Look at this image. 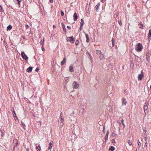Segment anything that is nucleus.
<instances>
[{"label":"nucleus","mask_w":151,"mask_h":151,"mask_svg":"<svg viewBox=\"0 0 151 151\" xmlns=\"http://www.w3.org/2000/svg\"><path fill=\"white\" fill-rule=\"evenodd\" d=\"M67 28H68V29H70V28H71L69 26H67Z\"/></svg>","instance_id":"nucleus-52"},{"label":"nucleus","mask_w":151,"mask_h":151,"mask_svg":"<svg viewBox=\"0 0 151 151\" xmlns=\"http://www.w3.org/2000/svg\"><path fill=\"white\" fill-rule=\"evenodd\" d=\"M42 50L43 51H44L45 50V49L44 48V47L43 45L42 47Z\"/></svg>","instance_id":"nucleus-42"},{"label":"nucleus","mask_w":151,"mask_h":151,"mask_svg":"<svg viewBox=\"0 0 151 151\" xmlns=\"http://www.w3.org/2000/svg\"><path fill=\"white\" fill-rule=\"evenodd\" d=\"M114 66V63H111L109 65V67L110 68H113Z\"/></svg>","instance_id":"nucleus-24"},{"label":"nucleus","mask_w":151,"mask_h":151,"mask_svg":"<svg viewBox=\"0 0 151 151\" xmlns=\"http://www.w3.org/2000/svg\"><path fill=\"white\" fill-rule=\"evenodd\" d=\"M140 25H141V26H140L139 27V28H141L142 29H143V24H142V23H141L140 24Z\"/></svg>","instance_id":"nucleus-34"},{"label":"nucleus","mask_w":151,"mask_h":151,"mask_svg":"<svg viewBox=\"0 0 151 151\" xmlns=\"http://www.w3.org/2000/svg\"><path fill=\"white\" fill-rule=\"evenodd\" d=\"M145 145L147 147V142H145Z\"/></svg>","instance_id":"nucleus-48"},{"label":"nucleus","mask_w":151,"mask_h":151,"mask_svg":"<svg viewBox=\"0 0 151 151\" xmlns=\"http://www.w3.org/2000/svg\"><path fill=\"white\" fill-rule=\"evenodd\" d=\"M12 29V26L10 25L8 26L7 27V30H10Z\"/></svg>","instance_id":"nucleus-27"},{"label":"nucleus","mask_w":151,"mask_h":151,"mask_svg":"<svg viewBox=\"0 0 151 151\" xmlns=\"http://www.w3.org/2000/svg\"><path fill=\"white\" fill-rule=\"evenodd\" d=\"M150 89L151 90V85L150 86Z\"/></svg>","instance_id":"nucleus-59"},{"label":"nucleus","mask_w":151,"mask_h":151,"mask_svg":"<svg viewBox=\"0 0 151 151\" xmlns=\"http://www.w3.org/2000/svg\"><path fill=\"white\" fill-rule=\"evenodd\" d=\"M128 143L129 146H131L132 145V143L130 140H129L128 141Z\"/></svg>","instance_id":"nucleus-31"},{"label":"nucleus","mask_w":151,"mask_h":151,"mask_svg":"<svg viewBox=\"0 0 151 151\" xmlns=\"http://www.w3.org/2000/svg\"><path fill=\"white\" fill-rule=\"evenodd\" d=\"M73 17H74V20L75 21L77 20L78 18V16L77 13L75 12L74 13Z\"/></svg>","instance_id":"nucleus-10"},{"label":"nucleus","mask_w":151,"mask_h":151,"mask_svg":"<svg viewBox=\"0 0 151 151\" xmlns=\"http://www.w3.org/2000/svg\"><path fill=\"white\" fill-rule=\"evenodd\" d=\"M115 149L114 147L112 146H111L109 148V151H113Z\"/></svg>","instance_id":"nucleus-19"},{"label":"nucleus","mask_w":151,"mask_h":151,"mask_svg":"<svg viewBox=\"0 0 151 151\" xmlns=\"http://www.w3.org/2000/svg\"><path fill=\"white\" fill-rule=\"evenodd\" d=\"M111 143H114L115 142V140L114 139H112L111 141Z\"/></svg>","instance_id":"nucleus-47"},{"label":"nucleus","mask_w":151,"mask_h":151,"mask_svg":"<svg viewBox=\"0 0 151 151\" xmlns=\"http://www.w3.org/2000/svg\"><path fill=\"white\" fill-rule=\"evenodd\" d=\"M13 115L14 116V117H15V116L16 117H17L16 116V114H15V113L14 111H13Z\"/></svg>","instance_id":"nucleus-37"},{"label":"nucleus","mask_w":151,"mask_h":151,"mask_svg":"<svg viewBox=\"0 0 151 151\" xmlns=\"http://www.w3.org/2000/svg\"><path fill=\"white\" fill-rule=\"evenodd\" d=\"M87 53L88 54V55L89 56V57L90 56H91V55L90 53L87 52Z\"/></svg>","instance_id":"nucleus-50"},{"label":"nucleus","mask_w":151,"mask_h":151,"mask_svg":"<svg viewBox=\"0 0 151 151\" xmlns=\"http://www.w3.org/2000/svg\"><path fill=\"white\" fill-rule=\"evenodd\" d=\"M82 27L83 26H81V25H80V27L79 28L78 30L79 31H81V30L82 29Z\"/></svg>","instance_id":"nucleus-40"},{"label":"nucleus","mask_w":151,"mask_h":151,"mask_svg":"<svg viewBox=\"0 0 151 151\" xmlns=\"http://www.w3.org/2000/svg\"><path fill=\"white\" fill-rule=\"evenodd\" d=\"M22 124L24 126H25V124L24 123H22Z\"/></svg>","instance_id":"nucleus-53"},{"label":"nucleus","mask_w":151,"mask_h":151,"mask_svg":"<svg viewBox=\"0 0 151 151\" xmlns=\"http://www.w3.org/2000/svg\"><path fill=\"white\" fill-rule=\"evenodd\" d=\"M18 1L19 6V7H20V3L21 2V0H17Z\"/></svg>","instance_id":"nucleus-29"},{"label":"nucleus","mask_w":151,"mask_h":151,"mask_svg":"<svg viewBox=\"0 0 151 151\" xmlns=\"http://www.w3.org/2000/svg\"><path fill=\"white\" fill-rule=\"evenodd\" d=\"M39 70V69L38 68H37L36 69L35 71L36 72H38Z\"/></svg>","instance_id":"nucleus-45"},{"label":"nucleus","mask_w":151,"mask_h":151,"mask_svg":"<svg viewBox=\"0 0 151 151\" xmlns=\"http://www.w3.org/2000/svg\"><path fill=\"white\" fill-rule=\"evenodd\" d=\"M13 143L14 145V147L16 146L18 144V140L16 139H14L13 140Z\"/></svg>","instance_id":"nucleus-11"},{"label":"nucleus","mask_w":151,"mask_h":151,"mask_svg":"<svg viewBox=\"0 0 151 151\" xmlns=\"http://www.w3.org/2000/svg\"><path fill=\"white\" fill-rule=\"evenodd\" d=\"M143 76V74H139L138 76V79L139 81L141 80L142 79V77Z\"/></svg>","instance_id":"nucleus-12"},{"label":"nucleus","mask_w":151,"mask_h":151,"mask_svg":"<svg viewBox=\"0 0 151 151\" xmlns=\"http://www.w3.org/2000/svg\"><path fill=\"white\" fill-rule=\"evenodd\" d=\"M79 84L76 81H74L72 84L73 88L74 89H76L79 87Z\"/></svg>","instance_id":"nucleus-2"},{"label":"nucleus","mask_w":151,"mask_h":151,"mask_svg":"<svg viewBox=\"0 0 151 151\" xmlns=\"http://www.w3.org/2000/svg\"><path fill=\"white\" fill-rule=\"evenodd\" d=\"M53 27L54 28H55L56 27L55 25H53Z\"/></svg>","instance_id":"nucleus-51"},{"label":"nucleus","mask_w":151,"mask_h":151,"mask_svg":"<svg viewBox=\"0 0 151 151\" xmlns=\"http://www.w3.org/2000/svg\"><path fill=\"white\" fill-rule=\"evenodd\" d=\"M137 143H138V145L139 146V145H141V143L139 140H138V141L137 142Z\"/></svg>","instance_id":"nucleus-43"},{"label":"nucleus","mask_w":151,"mask_h":151,"mask_svg":"<svg viewBox=\"0 0 151 151\" xmlns=\"http://www.w3.org/2000/svg\"><path fill=\"white\" fill-rule=\"evenodd\" d=\"M49 1L51 3H52L53 2V0H49Z\"/></svg>","instance_id":"nucleus-46"},{"label":"nucleus","mask_w":151,"mask_h":151,"mask_svg":"<svg viewBox=\"0 0 151 151\" xmlns=\"http://www.w3.org/2000/svg\"><path fill=\"white\" fill-rule=\"evenodd\" d=\"M124 120L123 119H122L121 120V122H122V124L123 125L124 128L125 127V125L124 124Z\"/></svg>","instance_id":"nucleus-32"},{"label":"nucleus","mask_w":151,"mask_h":151,"mask_svg":"<svg viewBox=\"0 0 151 151\" xmlns=\"http://www.w3.org/2000/svg\"><path fill=\"white\" fill-rule=\"evenodd\" d=\"M117 123L119 125H120L121 124V123H120V122H117Z\"/></svg>","instance_id":"nucleus-49"},{"label":"nucleus","mask_w":151,"mask_h":151,"mask_svg":"<svg viewBox=\"0 0 151 151\" xmlns=\"http://www.w3.org/2000/svg\"><path fill=\"white\" fill-rule=\"evenodd\" d=\"M114 40L112 38L111 42H109V44L111 47H113L114 46Z\"/></svg>","instance_id":"nucleus-5"},{"label":"nucleus","mask_w":151,"mask_h":151,"mask_svg":"<svg viewBox=\"0 0 151 151\" xmlns=\"http://www.w3.org/2000/svg\"><path fill=\"white\" fill-rule=\"evenodd\" d=\"M61 14L62 16H63L64 15V13L62 11H61Z\"/></svg>","instance_id":"nucleus-39"},{"label":"nucleus","mask_w":151,"mask_h":151,"mask_svg":"<svg viewBox=\"0 0 151 151\" xmlns=\"http://www.w3.org/2000/svg\"><path fill=\"white\" fill-rule=\"evenodd\" d=\"M21 56L22 58L26 60H28V57L27 56L26 54L24 52H21Z\"/></svg>","instance_id":"nucleus-4"},{"label":"nucleus","mask_w":151,"mask_h":151,"mask_svg":"<svg viewBox=\"0 0 151 151\" xmlns=\"http://www.w3.org/2000/svg\"><path fill=\"white\" fill-rule=\"evenodd\" d=\"M74 70L73 66H70L69 67V71L71 72H73L74 71Z\"/></svg>","instance_id":"nucleus-22"},{"label":"nucleus","mask_w":151,"mask_h":151,"mask_svg":"<svg viewBox=\"0 0 151 151\" xmlns=\"http://www.w3.org/2000/svg\"><path fill=\"white\" fill-rule=\"evenodd\" d=\"M109 135V131H107V133L106 134L105 136V141H106L108 140V137Z\"/></svg>","instance_id":"nucleus-17"},{"label":"nucleus","mask_w":151,"mask_h":151,"mask_svg":"<svg viewBox=\"0 0 151 151\" xmlns=\"http://www.w3.org/2000/svg\"><path fill=\"white\" fill-rule=\"evenodd\" d=\"M26 28L27 29H28V28H29V26L27 24H26Z\"/></svg>","instance_id":"nucleus-44"},{"label":"nucleus","mask_w":151,"mask_h":151,"mask_svg":"<svg viewBox=\"0 0 151 151\" xmlns=\"http://www.w3.org/2000/svg\"><path fill=\"white\" fill-rule=\"evenodd\" d=\"M58 122L60 123V125L61 127H62L64 124V120L61 117L60 118V120L58 121Z\"/></svg>","instance_id":"nucleus-6"},{"label":"nucleus","mask_w":151,"mask_h":151,"mask_svg":"<svg viewBox=\"0 0 151 151\" xmlns=\"http://www.w3.org/2000/svg\"><path fill=\"white\" fill-rule=\"evenodd\" d=\"M118 22L119 23V24L121 26L122 25V22H121V21L119 20H118Z\"/></svg>","instance_id":"nucleus-33"},{"label":"nucleus","mask_w":151,"mask_h":151,"mask_svg":"<svg viewBox=\"0 0 151 151\" xmlns=\"http://www.w3.org/2000/svg\"><path fill=\"white\" fill-rule=\"evenodd\" d=\"M147 137H144V139L145 141V142H147Z\"/></svg>","instance_id":"nucleus-41"},{"label":"nucleus","mask_w":151,"mask_h":151,"mask_svg":"<svg viewBox=\"0 0 151 151\" xmlns=\"http://www.w3.org/2000/svg\"><path fill=\"white\" fill-rule=\"evenodd\" d=\"M67 40L68 41L70 42L71 43H73L75 41V40L74 39V37L73 36H71L70 37H67Z\"/></svg>","instance_id":"nucleus-3"},{"label":"nucleus","mask_w":151,"mask_h":151,"mask_svg":"<svg viewBox=\"0 0 151 151\" xmlns=\"http://www.w3.org/2000/svg\"><path fill=\"white\" fill-rule=\"evenodd\" d=\"M148 109V107L147 106V105L145 104L144 106V111L145 113H146V111Z\"/></svg>","instance_id":"nucleus-16"},{"label":"nucleus","mask_w":151,"mask_h":151,"mask_svg":"<svg viewBox=\"0 0 151 151\" xmlns=\"http://www.w3.org/2000/svg\"><path fill=\"white\" fill-rule=\"evenodd\" d=\"M66 59L65 57H64L63 59V60L61 62L60 65H63L66 62Z\"/></svg>","instance_id":"nucleus-13"},{"label":"nucleus","mask_w":151,"mask_h":151,"mask_svg":"<svg viewBox=\"0 0 151 151\" xmlns=\"http://www.w3.org/2000/svg\"><path fill=\"white\" fill-rule=\"evenodd\" d=\"M101 2H102L103 3H104V0H101Z\"/></svg>","instance_id":"nucleus-55"},{"label":"nucleus","mask_w":151,"mask_h":151,"mask_svg":"<svg viewBox=\"0 0 151 151\" xmlns=\"http://www.w3.org/2000/svg\"><path fill=\"white\" fill-rule=\"evenodd\" d=\"M32 68L31 67H30L27 69V71L28 72H31V71H32Z\"/></svg>","instance_id":"nucleus-18"},{"label":"nucleus","mask_w":151,"mask_h":151,"mask_svg":"<svg viewBox=\"0 0 151 151\" xmlns=\"http://www.w3.org/2000/svg\"><path fill=\"white\" fill-rule=\"evenodd\" d=\"M150 54L149 52H148L147 53L146 56V59L147 61L148 62H149L150 60Z\"/></svg>","instance_id":"nucleus-7"},{"label":"nucleus","mask_w":151,"mask_h":151,"mask_svg":"<svg viewBox=\"0 0 151 151\" xmlns=\"http://www.w3.org/2000/svg\"><path fill=\"white\" fill-rule=\"evenodd\" d=\"M79 42L78 40H77L76 41L75 44L76 45H79Z\"/></svg>","instance_id":"nucleus-30"},{"label":"nucleus","mask_w":151,"mask_h":151,"mask_svg":"<svg viewBox=\"0 0 151 151\" xmlns=\"http://www.w3.org/2000/svg\"><path fill=\"white\" fill-rule=\"evenodd\" d=\"M84 24V21L83 19H81V22L80 23V25H81V26H83Z\"/></svg>","instance_id":"nucleus-23"},{"label":"nucleus","mask_w":151,"mask_h":151,"mask_svg":"<svg viewBox=\"0 0 151 151\" xmlns=\"http://www.w3.org/2000/svg\"><path fill=\"white\" fill-rule=\"evenodd\" d=\"M36 148L37 151H40V145H39L38 146H37Z\"/></svg>","instance_id":"nucleus-25"},{"label":"nucleus","mask_w":151,"mask_h":151,"mask_svg":"<svg viewBox=\"0 0 151 151\" xmlns=\"http://www.w3.org/2000/svg\"><path fill=\"white\" fill-rule=\"evenodd\" d=\"M53 144V141H52V142H51L50 143V147H49V149L50 150V151H51V150L52 149V147Z\"/></svg>","instance_id":"nucleus-14"},{"label":"nucleus","mask_w":151,"mask_h":151,"mask_svg":"<svg viewBox=\"0 0 151 151\" xmlns=\"http://www.w3.org/2000/svg\"><path fill=\"white\" fill-rule=\"evenodd\" d=\"M44 41H45V40H44V39H43V40H42L40 42V44H41V45H43V44H44Z\"/></svg>","instance_id":"nucleus-28"},{"label":"nucleus","mask_w":151,"mask_h":151,"mask_svg":"<svg viewBox=\"0 0 151 151\" xmlns=\"http://www.w3.org/2000/svg\"><path fill=\"white\" fill-rule=\"evenodd\" d=\"M104 55L102 54H101L100 55L99 58L101 60L104 59Z\"/></svg>","instance_id":"nucleus-15"},{"label":"nucleus","mask_w":151,"mask_h":151,"mask_svg":"<svg viewBox=\"0 0 151 151\" xmlns=\"http://www.w3.org/2000/svg\"><path fill=\"white\" fill-rule=\"evenodd\" d=\"M74 111H73V114H74Z\"/></svg>","instance_id":"nucleus-60"},{"label":"nucleus","mask_w":151,"mask_h":151,"mask_svg":"<svg viewBox=\"0 0 151 151\" xmlns=\"http://www.w3.org/2000/svg\"><path fill=\"white\" fill-rule=\"evenodd\" d=\"M105 129V127H104L103 128V129L104 131V130Z\"/></svg>","instance_id":"nucleus-57"},{"label":"nucleus","mask_w":151,"mask_h":151,"mask_svg":"<svg viewBox=\"0 0 151 151\" xmlns=\"http://www.w3.org/2000/svg\"><path fill=\"white\" fill-rule=\"evenodd\" d=\"M62 112H61V114H60V116H61V118L62 117Z\"/></svg>","instance_id":"nucleus-54"},{"label":"nucleus","mask_w":151,"mask_h":151,"mask_svg":"<svg viewBox=\"0 0 151 151\" xmlns=\"http://www.w3.org/2000/svg\"><path fill=\"white\" fill-rule=\"evenodd\" d=\"M89 57H90V60H91V63H92V62L93 61V60H92L93 59L92 57L91 56H90Z\"/></svg>","instance_id":"nucleus-38"},{"label":"nucleus","mask_w":151,"mask_h":151,"mask_svg":"<svg viewBox=\"0 0 151 151\" xmlns=\"http://www.w3.org/2000/svg\"><path fill=\"white\" fill-rule=\"evenodd\" d=\"M142 71H142L141 74H143Z\"/></svg>","instance_id":"nucleus-58"},{"label":"nucleus","mask_w":151,"mask_h":151,"mask_svg":"<svg viewBox=\"0 0 151 151\" xmlns=\"http://www.w3.org/2000/svg\"><path fill=\"white\" fill-rule=\"evenodd\" d=\"M100 3H99L96 6V10H98V8L99 6L100 5Z\"/></svg>","instance_id":"nucleus-26"},{"label":"nucleus","mask_w":151,"mask_h":151,"mask_svg":"<svg viewBox=\"0 0 151 151\" xmlns=\"http://www.w3.org/2000/svg\"><path fill=\"white\" fill-rule=\"evenodd\" d=\"M101 51L100 50H96V54L98 55H100L101 54Z\"/></svg>","instance_id":"nucleus-21"},{"label":"nucleus","mask_w":151,"mask_h":151,"mask_svg":"<svg viewBox=\"0 0 151 151\" xmlns=\"http://www.w3.org/2000/svg\"><path fill=\"white\" fill-rule=\"evenodd\" d=\"M122 105L126 106L127 104V102L126 99L124 98H122Z\"/></svg>","instance_id":"nucleus-8"},{"label":"nucleus","mask_w":151,"mask_h":151,"mask_svg":"<svg viewBox=\"0 0 151 151\" xmlns=\"http://www.w3.org/2000/svg\"><path fill=\"white\" fill-rule=\"evenodd\" d=\"M3 11V9L1 5H0V12H2Z\"/></svg>","instance_id":"nucleus-35"},{"label":"nucleus","mask_w":151,"mask_h":151,"mask_svg":"<svg viewBox=\"0 0 151 151\" xmlns=\"http://www.w3.org/2000/svg\"><path fill=\"white\" fill-rule=\"evenodd\" d=\"M116 135V134L114 133V132H113L112 133V136L113 137H115Z\"/></svg>","instance_id":"nucleus-36"},{"label":"nucleus","mask_w":151,"mask_h":151,"mask_svg":"<svg viewBox=\"0 0 151 151\" xmlns=\"http://www.w3.org/2000/svg\"><path fill=\"white\" fill-rule=\"evenodd\" d=\"M143 47L140 43H138L136 46L135 49L138 52L141 51L143 48Z\"/></svg>","instance_id":"nucleus-1"},{"label":"nucleus","mask_w":151,"mask_h":151,"mask_svg":"<svg viewBox=\"0 0 151 151\" xmlns=\"http://www.w3.org/2000/svg\"><path fill=\"white\" fill-rule=\"evenodd\" d=\"M29 151V150L28 148H27V151Z\"/></svg>","instance_id":"nucleus-56"},{"label":"nucleus","mask_w":151,"mask_h":151,"mask_svg":"<svg viewBox=\"0 0 151 151\" xmlns=\"http://www.w3.org/2000/svg\"><path fill=\"white\" fill-rule=\"evenodd\" d=\"M151 36V29H150L149 30V33L148 35V39H149L150 38Z\"/></svg>","instance_id":"nucleus-20"},{"label":"nucleus","mask_w":151,"mask_h":151,"mask_svg":"<svg viewBox=\"0 0 151 151\" xmlns=\"http://www.w3.org/2000/svg\"><path fill=\"white\" fill-rule=\"evenodd\" d=\"M85 34L86 37V42H89L90 40L89 39V37L88 36V34L86 33L85 32H83Z\"/></svg>","instance_id":"nucleus-9"}]
</instances>
